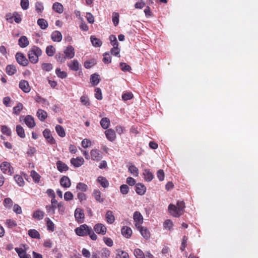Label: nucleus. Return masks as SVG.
I'll return each instance as SVG.
<instances>
[{
    "label": "nucleus",
    "mask_w": 258,
    "mask_h": 258,
    "mask_svg": "<svg viewBox=\"0 0 258 258\" xmlns=\"http://www.w3.org/2000/svg\"><path fill=\"white\" fill-rule=\"evenodd\" d=\"M76 233L80 236H85L88 235L93 240H96L97 236L94 233L92 228L86 224L81 225L75 229Z\"/></svg>",
    "instance_id": "1"
},
{
    "label": "nucleus",
    "mask_w": 258,
    "mask_h": 258,
    "mask_svg": "<svg viewBox=\"0 0 258 258\" xmlns=\"http://www.w3.org/2000/svg\"><path fill=\"white\" fill-rule=\"evenodd\" d=\"M185 204L183 201H178L176 205L170 204L168 206V211L173 217H178L184 212Z\"/></svg>",
    "instance_id": "2"
},
{
    "label": "nucleus",
    "mask_w": 258,
    "mask_h": 258,
    "mask_svg": "<svg viewBox=\"0 0 258 258\" xmlns=\"http://www.w3.org/2000/svg\"><path fill=\"white\" fill-rule=\"evenodd\" d=\"M42 51L37 46H32L28 52V58L32 63H36L38 61V58L41 55Z\"/></svg>",
    "instance_id": "3"
},
{
    "label": "nucleus",
    "mask_w": 258,
    "mask_h": 258,
    "mask_svg": "<svg viewBox=\"0 0 258 258\" xmlns=\"http://www.w3.org/2000/svg\"><path fill=\"white\" fill-rule=\"evenodd\" d=\"M0 168L4 174L12 175L14 173V168L12 167L11 164L8 162H3L2 163Z\"/></svg>",
    "instance_id": "4"
},
{
    "label": "nucleus",
    "mask_w": 258,
    "mask_h": 258,
    "mask_svg": "<svg viewBox=\"0 0 258 258\" xmlns=\"http://www.w3.org/2000/svg\"><path fill=\"white\" fill-rule=\"evenodd\" d=\"M134 253L137 258H154L153 255L150 252L147 251L144 253L143 251L139 248L135 249Z\"/></svg>",
    "instance_id": "5"
},
{
    "label": "nucleus",
    "mask_w": 258,
    "mask_h": 258,
    "mask_svg": "<svg viewBox=\"0 0 258 258\" xmlns=\"http://www.w3.org/2000/svg\"><path fill=\"white\" fill-rule=\"evenodd\" d=\"M133 218L135 222V226L137 228L140 227L143 223V217L141 214L139 212H135L133 215Z\"/></svg>",
    "instance_id": "6"
},
{
    "label": "nucleus",
    "mask_w": 258,
    "mask_h": 258,
    "mask_svg": "<svg viewBox=\"0 0 258 258\" xmlns=\"http://www.w3.org/2000/svg\"><path fill=\"white\" fill-rule=\"evenodd\" d=\"M94 231L97 233L104 235L106 233L107 229L105 226L102 223H98L94 226Z\"/></svg>",
    "instance_id": "7"
},
{
    "label": "nucleus",
    "mask_w": 258,
    "mask_h": 258,
    "mask_svg": "<svg viewBox=\"0 0 258 258\" xmlns=\"http://www.w3.org/2000/svg\"><path fill=\"white\" fill-rule=\"evenodd\" d=\"M16 58L17 62L21 65L26 66L28 63V61L24 54L20 52H18L16 54Z\"/></svg>",
    "instance_id": "8"
},
{
    "label": "nucleus",
    "mask_w": 258,
    "mask_h": 258,
    "mask_svg": "<svg viewBox=\"0 0 258 258\" xmlns=\"http://www.w3.org/2000/svg\"><path fill=\"white\" fill-rule=\"evenodd\" d=\"M90 156L91 157V159L94 161H99L100 160L102 156L100 153V151L97 149H92L90 152Z\"/></svg>",
    "instance_id": "9"
},
{
    "label": "nucleus",
    "mask_w": 258,
    "mask_h": 258,
    "mask_svg": "<svg viewBox=\"0 0 258 258\" xmlns=\"http://www.w3.org/2000/svg\"><path fill=\"white\" fill-rule=\"evenodd\" d=\"M71 163L75 167H79L84 163V160L82 157L73 158L70 160Z\"/></svg>",
    "instance_id": "10"
},
{
    "label": "nucleus",
    "mask_w": 258,
    "mask_h": 258,
    "mask_svg": "<svg viewBox=\"0 0 258 258\" xmlns=\"http://www.w3.org/2000/svg\"><path fill=\"white\" fill-rule=\"evenodd\" d=\"M75 217L78 222L82 223L84 218L83 211L80 208H77L75 211Z\"/></svg>",
    "instance_id": "11"
},
{
    "label": "nucleus",
    "mask_w": 258,
    "mask_h": 258,
    "mask_svg": "<svg viewBox=\"0 0 258 258\" xmlns=\"http://www.w3.org/2000/svg\"><path fill=\"white\" fill-rule=\"evenodd\" d=\"M64 54L66 58L71 59L75 56L74 48L72 46H68L64 50Z\"/></svg>",
    "instance_id": "12"
},
{
    "label": "nucleus",
    "mask_w": 258,
    "mask_h": 258,
    "mask_svg": "<svg viewBox=\"0 0 258 258\" xmlns=\"http://www.w3.org/2000/svg\"><path fill=\"white\" fill-rule=\"evenodd\" d=\"M19 86L20 88L24 92L28 93L31 90V88L28 81L25 80H22L20 82Z\"/></svg>",
    "instance_id": "13"
},
{
    "label": "nucleus",
    "mask_w": 258,
    "mask_h": 258,
    "mask_svg": "<svg viewBox=\"0 0 258 258\" xmlns=\"http://www.w3.org/2000/svg\"><path fill=\"white\" fill-rule=\"evenodd\" d=\"M106 138L111 142H113L116 138V135L114 131L111 128L107 130L105 132Z\"/></svg>",
    "instance_id": "14"
},
{
    "label": "nucleus",
    "mask_w": 258,
    "mask_h": 258,
    "mask_svg": "<svg viewBox=\"0 0 258 258\" xmlns=\"http://www.w3.org/2000/svg\"><path fill=\"white\" fill-rule=\"evenodd\" d=\"M24 121L29 128H33L35 126L34 118L31 115H27L25 117Z\"/></svg>",
    "instance_id": "15"
},
{
    "label": "nucleus",
    "mask_w": 258,
    "mask_h": 258,
    "mask_svg": "<svg viewBox=\"0 0 258 258\" xmlns=\"http://www.w3.org/2000/svg\"><path fill=\"white\" fill-rule=\"evenodd\" d=\"M140 231L142 236L146 239H148L150 237V233L147 228L145 227L140 226V227L137 228Z\"/></svg>",
    "instance_id": "16"
},
{
    "label": "nucleus",
    "mask_w": 258,
    "mask_h": 258,
    "mask_svg": "<svg viewBox=\"0 0 258 258\" xmlns=\"http://www.w3.org/2000/svg\"><path fill=\"white\" fill-rule=\"evenodd\" d=\"M135 190L138 194L143 195L146 191V187L143 184L138 183L136 184Z\"/></svg>",
    "instance_id": "17"
},
{
    "label": "nucleus",
    "mask_w": 258,
    "mask_h": 258,
    "mask_svg": "<svg viewBox=\"0 0 258 258\" xmlns=\"http://www.w3.org/2000/svg\"><path fill=\"white\" fill-rule=\"evenodd\" d=\"M15 249L20 258H31V255L27 254L26 251L23 248L16 247Z\"/></svg>",
    "instance_id": "18"
},
{
    "label": "nucleus",
    "mask_w": 258,
    "mask_h": 258,
    "mask_svg": "<svg viewBox=\"0 0 258 258\" xmlns=\"http://www.w3.org/2000/svg\"><path fill=\"white\" fill-rule=\"evenodd\" d=\"M68 66L70 70L74 71H77L79 69V63L78 61L76 59H74L71 61L68 64Z\"/></svg>",
    "instance_id": "19"
},
{
    "label": "nucleus",
    "mask_w": 258,
    "mask_h": 258,
    "mask_svg": "<svg viewBox=\"0 0 258 258\" xmlns=\"http://www.w3.org/2000/svg\"><path fill=\"white\" fill-rule=\"evenodd\" d=\"M60 185L66 188L69 187L71 185V181L68 176H63L60 180Z\"/></svg>",
    "instance_id": "20"
},
{
    "label": "nucleus",
    "mask_w": 258,
    "mask_h": 258,
    "mask_svg": "<svg viewBox=\"0 0 258 258\" xmlns=\"http://www.w3.org/2000/svg\"><path fill=\"white\" fill-rule=\"evenodd\" d=\"M122 234L127 238H130L132 234V230L127 226H123L121 230Z\"/></svg>",
    "instance_id": "21"
},
{
    "label": "nucleus",
    "mask_w": 258,
    "mask_h": 258,
    "mask_svg": "<svg viewBox=\"0 0 258 258\" xmlns=\"http://www.w3.org/2000/svg\"><path fill=\"white\" fill-rule=\"evenodd\" d=\"M43 134L44 137L47 139L48 142L51 144H54L55 143V140H54L53 138L51 136L50 132L48 130L45 129L43 131Z\"/></svg>",
    "instance_id": "22"
},
{
    "label": "nucleus",
    "mask_w": 258,
    "mask_h": 258,
    "mask_svg": "<svg viewBox=\"0 0 258 258\" xmlns=\"http://www.w3.org/2000/svg\"><path fill=\"white\" fill-rule=\"evenodd\" d=\"M143 174L145 180L147 181H151L154 178V175L149 169H145L143 171Z\"/></svg>",
    "instance_id": "23"
},
{
    "label": "nucleus",
    "mask_w": 258,
    "mask_h": 258,
    "mask_svg": "<svg viewBox=\"0 0 258 258\" xmlns=\"http://www.w3.org/2000/svg\"><path fill=\"white\" fill-rule=\"evenodd\" d=\"M56 166L58 170L61 172L67 171L69 167L63 162L58 161L56 162Z\"/></svg>",
    "instance_id": "24"
},
{
    "label": "nucleus",
    "mask_w": 258,
    "mask_h": 258,
    "mask_svg": "<svg viewBox=\"0 0 258 258\" xmlns=\"http://www.w3.org/2000/svg\"><path fill=\"white\" fill-rule=\"evenodd\" d=\"M93 195L96 201L102 203L104 202V198H101V193L98 189H95L93 192Z\"/></svg>",
    "instance_id": "25"
},
{
    "label": "nucleus",
    "mask_w": 258,
    "mask_h": 258,
    "mask_svg": "<svg viewBox=\"0 0 258 258\" xmlns=\"http://www.w3.org/2000/svg\"><path fill=\"white\" fill-rule=\"evenodd\" d=\"M105 218L108 223L112 224L115 220V217L111 211H107L105 214Z\"/></svg>",
    "instance_id": "26"
},
{
    "label": "nucleus",
    "mask_w": 258,
    "mask_h": 258,
    "mask_svg": "<svg viewBox=\"0 0 258 258\" xmlns=\"http://www.w3.org/2000/svg\"><path fill=\"white\" fill-rule=\"evenodd\" d=\"M13 15V16H12L11 14L7 15V20L13 21V20L14 19L15 22H16L17 23H19L22 20L21 16L17 13H16V14H14Z\"/></svg>",
    "instance_id": "27"
},
{
    "label": "nucleus",
    "mask_w": 258,
    "mask_h": 258,
    "mask_svg": "<svg viewBox=\"0 0 258 258\" xmlns=\"http://www.w3.org/2000/svg\"><path fill=\"white\" fill-rule=\"evenodd\" d=\"M53 10L56 13L61 14L63 11V7L59 3L56 2L52 6Z\"/></svg>",
    "instance_id": "28"
},
{
    "label": "nucleus",
    "mask_w": 258,
    "mask_h": 258,
    "mask_svg": "<svg viewBox=\"0 0 258 258\" xmlns=\"http://www.w3.org/2000/svg\"><path fill=\"white\" fill-rule=\"evenodd\" d=\"M19 45L21 47L25 48L29 45V41L26 36H22L18 41Z\"/></svg>",
    "instance_id": "29"
},
{
    "label": "nucleus",
    "mask_w": 258,
    "mask_h": 258,
    "mask_svg": "<svg viewBox=\"0 0 258 258\" xmlns=\"http://www.w3.org/2000/svg\"><path fill=\"white\" fill-rule=\"evenodd\" d=\"M37 116L42 121H44L47 116V112L41 109H39L37 112Z\"/></svg>",
    "instance_id": "30"
},
{
    "label": "nucleus",
    "mask_w": 258,
    "mask_h": 258,
    "mask_svg": "<svg viewBox=\"0 0 258 258\" xmlns=\"http://www.w3.org/2000/svg\"><path fill=\"white\" fill-rule=\"evenodd\" d=\"M45 221L46 222L47 230L53 232L54 230L55 227L53 222L49 218H46Z\"/></svg>",
    "instance_id": "31"
},
{
    "label": "nucleus",
    "mask_w": 258,
    "mask_h": 258,
    "mask_svg": "<svg viewBox=\"0 0 258 258\" xmlns=\"http://www.w3.org/2000/svg\"><path fill=\"white\" fill-rule=\"evenodd\" d=\"M16 71V67L13 64L8 65L6 68V73L10 76L15 74Z\"/></svg>",
    "instance_id": "32"
},
{
    "label": "nucleus",
    "mask_w": 258,
    "mask_h": 258,
    "mask_svg": "<svg viewBox=\"0 0 258 258\" xmlns=\"http://www.w3.org/2000/svg\"><path fill=\"white\" fill-rule=\"evenodd\" d=\"M100 125L104 129H107L110 125V120L107 117H104L100 120Z\"/></svg>",
    "instance_id": "33"
},
{
    "label": "nucleus",
    "mask_w": 258,
    "mask_h": 258,
    "mask_svg": "<svg viewBox=\"0 0 258 258\" xmlns=\"http://www.w3.org/2000/svg\"><path fill=\"white\" fill-rule=\"evenodd\" d=\"M44 216V212L40 210H36L33 213V217L38 220H40L43 218Z\"/></svg>",
    "instance_id": "34"
},
{
    "label": "nucleus",
    "mask_w": 258,
    "mask_h": 258,
    "mask_svg": "<svg viewBox=\"0 0 258 258\" xmlns=\"http://www.w3.org/2000/svg\"><path fill=\"white\" fill-rule=\"evenodd\" d=\"M97 181L104 188L108 187L109 185L108 181L103 176H99L97 178Z\"/></svg>",
    "instance_id": "35"
},
{
    "label": "nucleus",
    "mask_w": 258,
    "mask_h": 258,
    "mask_svg": "<svg viewBox=\"0 0 258 258\" xmlns=\"http://www.w3.org/2000/svg\"><path fill=\"white\" fill-rule=\"evenodd\" d=\"M92 45L95 47H100L102 45V41L98 38L92 36L90 38Z\"/></svg>",
    "instance_id": "36"
},
{
    "label": "nucleus",
    "mask_w": 258,
    "mask_h": 258,
    "mask_svg": "<svg viewBox=\"0 0 258 258\" xmlns=\"http://www.w3.org/2000/svg\"><path fill=\"white\" fill-rule=\"evenodd\" d=\"M29 235L32 238L40 239V235L35 229H30L28 231Z\"/></svg>",
    "instance_id": "37"
},
{
    "label": "nucleus",
    "mask_w": 258,
    "mask_h": 258,
    "mask_svg": "<svg viewBox=\"0 0 258 258\" xmlns=\"http://www.w3.org/2000/svg\"><path fill=\"white\" fill-rule=\"evenodd\" d=\"M55 131L59 136L61 137H65L66 133L62 126L60 125H56L55 126Z\"/></svg>",
    "instance_id": "38"
},
{
    "label": "nucleus",
    "mask_w": 258,
    "mask_h": 258,
    "mask_svg": "<svg viewBox=\"0 0 258 258\" xmlns=\"http://www.w3.org/2000/svg\"><path fill=\"white\" fill-rule=\"evenodd\" d=\"M35 100L37 102L41 104L43 106L49 105L48 101L46 99L41 98L39 96H36Z\"/></svg>",
    "instance_id": "39"
},
{
    "label": "nucleus",
    "mask_w": 258,
    "mask_h": 258,
    "mask_svg": "<svg viewBox=\"0 0 258 258\" xmlns=\"http://www.w3.org/2000/svg\"><path fill=\"white\" fill-rule=\"evenodd\" d=\"M128 171L134 176H138L139 170L134 165H132L128 167Z\"/></svg>",
    "instance_id": "40"
},
{
    "label": "nucleus",
    "mask_w": 258,
    "mask_h": 258,
    "mask_svg": "<svg viewBox=\"0 0 258 258\" xmlns=\"http://www.w3.org/2000/svg\"><path fill=\"white\" fill-rule=\"evenodd\" d=\"M37 24L42 29H45L48 27V23L44 19H39L37 21Z\"/></svg>",
    "instance_id": "41"
},
{
    "label": "nucleus",
    "mask_w": 258,
    "mask_h": 258,
    "mask_svg": "<svg viewBox=\"0 0 258 258\" xmlns=\"http://www.w3.org/2000/svg\"><path fill=\"white\" fill-rule=\"evenodd\" d=\"M16 132L20 137L22 138L25 137L24 130L20 125H17Z\"/></svg>",
    "instance_id": "42"
},
{
    "label": "nucleus",
    "mask_w": 258,
    "mask_h": 258,
    "mask_svg": "<svg viewBox=\"0 0 258 258\" xmlns=\"http://www.w3.org/2000/svg\"><path fill=\"white\" fill-rule=\"evenodd\" d=\"M5 224L8 228H13L17 225L16 222L13 219H7Z\"/></svg>",
    "instance_id": "43"
},
{
    "label": "nucleus",
    "mask_w": 258,
    "mask_h": 258,
    "mask_svg": "<svg viewBox=\"0 0 258 258\" xmlns=\"http://www.w3.org/2000/svg\"><path fill=\"white\" fill-rule=\"evenodd\" d=\"M55 52V49L52 45L48 46L46 48V53L49 56H52L54 54Z\"/></svg>",
    "instance_id": "44"
},
{
    "label": "nucleus",
    "mask_w": 258,
    "mask_h": 258,
    "mask_svg": "<svg viewBox=\"0 0 258 258\" xmlns=\"http://www.w3.org/2000/svg\"><path fill=\"white\" fill-rule=\"evenodd\" d=\"M13 202L10 198H6L4 200V206L6 208L10 209L13 206Z\"/></svg>",
    "instance_id": "45"
},
{
    "label": "nucleus",
    "mask_w": 258,
    "mask_h": 258,
    "mask_svg": "<svg viewBox=\"0 0 258 258\" xmlns=\"http://www.w3.org/2000/svg\"><path fill=\"white\" fill-rule=\"evenodd\" d=\"M51 38L53 41L60 42L62 40L61 33H52Z\"/></svg>",
    "instance_id": "46"
},
{
    "label": "nucleus",
    "mask_w": 258,
    "mask_h": 258,
    "mask_svg": "<svg viewBox=\"0 0 258 258\" xmlns=\"http://www.w3.org/2000/svg\"><path fill=\"white\" fill-rule=\"evenodd\" d=\"M30 176L32 177L35 182H39L40 178V176L35 171H31L30 173Z\"/></svg>",
    "instance_id": "47"
},
{
    "label": "nucleus",
    "mask_w": 258,
    "mask_h": 258,
    "mask_svg": "<svg viewBox=\"0 0 258 258\" xmlns=\"http://www.w3.org/2000/svg\"><path fill=\"white\" fill-rule=\"evenodd\" d=\"M173 222L169 219L165 220L163 223L164 228L168 230H171L173 227Z\"/></svg>",
    "instance_id": "48"
},
{
    "label": "nucleus",
    "mask_w": 258,
    "mask_h": 258,
    "mask_svg": "<svg viewBox=\"0 0 258 258\" xmlns=\"http://www.w3.org/2000/svg\"><path fill=\"white\" fill-rule=\"evenodd\" d=\"M90 82L93 85H96L99 82V76L96 74L91 75L90 78Z\"/></svg>",
    "instance_id": "49"
},
{
    "label": "nucleus",
    "mask_w": 258,
    "mask_h": 258,
    "mask_svg": "<svg viewBox=\"0 0 258 258\" xmlns=\"http://www.w3.org/2000/svg\"><path fill=\"white\" fill-rule=\"evenodd\" d=\"M88 186L87 184L82 183L79 182L77 184L76 188L81 191L85 192L88 189Z\"/></svg>",
    "instance_id": "50"
},
{
    "label": "nucleus",
    "mask_w": 258,
    "mask_h": 258,
    "mask_svg": "<svg viewBox=\"0 0 258 258\" xmlns=\"http://www.w3.org/2000/svg\"><path fill=\"white\" fill-rule=\"evenodd\" d=\"M55 73L57 77L61 79H64L67 77V73L64 71H61L59 68L56 69Z\"/></svg>",
    "instance_id": "51"
},
{
    "label": "nucleus",
    "mask_w": 258,
    "mask_h": 258,
    "mask_svg": "<svg viewBox=\"0 0 258 258\" xmlns=\"http://www.w3.org/2000/svg\"><path fill=\"white\" fill-rule=\"evenodd\" d=\"M55 58L57 61L64 62L67 59L64 54L61 53H57L55 55Z\"/></svg>",
    "instance_id": "52"
},
{
    "label": "nucleus",
    "mask_w": 258,
    "mask_h": 258,
    "mask_svg": "<svg viewBox=\"0 0 258 258\" xmlns=\"http://www.w3.org/2000/svg\"><path fill=\"white\" fill-rule=\"evenodd\" d=\"M44 10L43 5L42 3L37 2L35 4V10L38 14H41Z\"/></svg>",
    "instance_id": "53"
},
{
    "label": "nucleus",
    "mask_w": 258,
    "mask_h": 258,
    "mask_svg": "<svg viewBox=\"0 0 258 258\" xmlns=\"http://www.w3.org/2000/svg\"><path fill=\"white\" fill-rule=\"evenodd\" d=\"M14 179L16 182L17 183V184L20 186H23L24 185L25 182L24 181V179L23 177L20 175H16V176H15Z\"/></svg>",
    "instance_id": "54"
},
{
    "label": "nucleus",
    "mask_w": 258,
    "mask_h": 258,
    "mask_svg": "<svg viewBox=\"0 0 258 258\" xmlns=\"http://www.w3.org/2000/svg\"><path fill=\"white\" fill-rule=\"evenodd\" d=\"M110 53L112 55H114L115 56L119 57L120 54V49L118 48V46L113 47L110 50Z\"/></svg>",
    "instance_id": "55"
},
{
    "label": "nucleus",
    "mask_w": 258,
    "mask_h": 258,
    "mask_svg": "<svg viewBox=\"0 0 258 258\" xmlns=\"http://www.w3.org/2000/svg\"><path fill=\"white\" fill-rule=\"evenodd\" d=\"M109 40L111 45L113 47L118 46V42L117 40L116 37L113 35H111L109 36Z\"/></svg>",
    "instance_id": "56"
},
{
    "label": "nucleus",
    "mask_w": 258,
    "mask_h": 258,
    "mask_svg": "<svg viewBox=\"0 0 258 258\" xmlns=\"http://www.w3.org/2000/svg\"><path fill=\"white\" fill-rule=\"evenodd\" d=\"M110 254V251L107 248H103L101 250V256L102 258H108Z\"/></svg>",
    "instance_id": "57"
},
{
    "label": "nucleus",
    "mask_w": 258,
    "mask_h": 258,
    "mask_svg": "<svg viewBox=\"0 0 258 258\" xmlns=\"http://www.w3.org/2000/svg\"><path fill=\"white\" fill-rule=\"evenodd\" d=\"M80 101L83 105L86 106H89L90 104L89 98L85 95L81 97Z\"/></svg>",
    "instance_id": "58"
},
{
    "label": "nucleus",
    "mask_w": 258,
    "mask_h": 258,
    "mask_svg": "<svg viewBox=\"0 0 258 258\" xmlns=\"http://www.w3.org/2000/svg\"><path fill=\"white\" fill-rule=\"evenodd\" d=\"M23 108V104L19 103L13 108V112L16 114H19Z\"/></svg>",
    "instance_id": "59"
},
{
    "label": "nucleus",
    "mask_w": 258,
    "mask_h": 258,
    "mask_svg": "<svg viewBox=\"0 0 258 258\" xmlns=\"http://www.w3.org/2000/svg\"><path fill=\"white\" fill-rule=\"evenodd\" d=\"M103 61L105 63L111 62V58L109 52H105L103 55Z\"/></svg>",
    "instance_id": "60"
},
{
    "label": "nucleus",
    "mask_w": 258,
    "mask_h": 258,
    "mask_svg": "<svg viewBox=\"0 0 258 258\" xmlns=\"http://www.w3.org/2000/svg\"><path fill=\"white\" fill-rule=\"evenodd\" d=\"M119 14L114 12L112 14V22L115 26H116L119 22Z\"/></svg>",
    "instance_id": "61"
},
{
    "label": "nucleus",
    "mask_w": 258,
    "mask_h": 258,
    "mask_svg": "<svg viewBox=\"0 0 258 258\" xmlns=\"http://www.w3.org/2000/svg\"><path fill=\"white\" fill-rule=\"evenodd\" d=\"M95 96L98 100H101L102 99L101 90L99 88H96L95 90Z\"/></svg>",
    "instance_id": "62"
},
{
    "label": "nucleus",
    "mask_w": 258,
    "mask_h": 258,
    "mask_svg": "<svg viewBox=\"0 0 258 258\" xmlns=\"http://www.w3.org/2000/svg\"><path fill=\"white\" fill-rule=\"evenodd\" d=\"M120 190L121 194L126 195L129 191L128 186L126 184H122L120 187Z\"/></svg>",
    "instance_id": "63"
},
{
    "label": "nucleus",
    "mask_w": 258,
    "mask_h": 258,
    "mask_svg": "<svg viewBox=\"0 0 258 258\" xmlns=\"http://www.w3.org/2000/svg\"><path fill=\"white\" fill-rule=\"evenodd\" d=\"M29 6V1L28 0H21V6L22 8L26 10L28 9Z\"/></svg>",
    "instance_id": "64"
}]
</instances>
